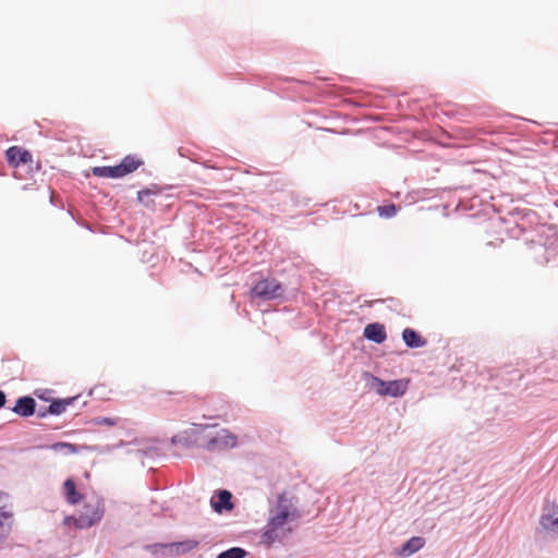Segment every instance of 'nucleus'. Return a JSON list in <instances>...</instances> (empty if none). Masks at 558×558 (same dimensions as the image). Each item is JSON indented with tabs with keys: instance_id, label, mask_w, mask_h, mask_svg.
I'll return each instance as SVG.
<instances>
[{
	"instance_id": "obj_30",
	"label": "nucleus",
	"mask_w": 558,
	"mask_h": 558,
	"mask_svg": "<svg viewBox=\"0 0 558 558\" xmlns=\"http://www.w3.org/2000/svg\"><path fill=\"white\" fill-rule=\"evenodd\" d=\"M7 402V396L4 391L0 390V409L5 405Z\"/></svg>"
},
{
	"instance_id": "obj_17",
	"label": "nucleus",
	"mask_w": 558,
	"mask_h": 558,
	"mask_svg": "<svg viewBox=\"0 0 558 558\" xmlns=\"http://www.w3.org/2000/svg\"><path fill=\"white\" fill-rule=\"evenodd\" d=\"M63 490L65 499L70 505H77L83 498V495L77 492L76 484L72 478L65 480Z\"/></svg>"
},
{
	"instance_id": "obj_25",
	"label": "nucleus",
	"mask_w": 558,
	"mask_h": 558,
	"mask_svg": "<svg viewBox=\"0 0 558 558\" xmlns=\"http://www.w3.org/2000/svg\"><path fill=\"white\" fill-rule=\"evenodd\" d=\"M398 211V208L395 204L381 205L377 207V213L380 217L391 218Z\"/></svg>"
},
{
	"instance_id": "obj_22",
	"label": "nucleus",
	"mask_w": 558,
	"mask_h": 558,
	"mask_svg": "<svg viewBox=\"0 0 558 558\" xmlns=\"http://www.w3.org/2000/svg\"><path fill=\"white\" fill-rule=\"evenodd\" d=\"M248 555L247 550L242 547H231L221 551L216 558H245Z\"/></svg>"
},
{
	"instance_id": "obj_21",
	"label": "nucleus",
	"mask_w": 558,
	"mask_h": 558,
	"mask_svg": "<svg viewBox=\"0 0 558 558\" xmlns=\"http://www.w3.org/2000/svg\"><path fill=\"white\" fill-rule=\"evenodd\" d=\"M281 526H274L267 523L262 533L263 543L267 545H271L272 543H275L278 539L277 530Z\"/></svg>"
},
{
	"instance_id": "obj_8",
	"label": "nucleus",
	"mask_w": 558,
	"mask_h": 558,
	"mask_svg": "<svg viewBox=\"0 0 558 558\" xmlns=\"http://www.w3.org/2000/svg\"><path fill=\"white\" fill-rule=\"evenodd\" d=\"M5 156L9 165L14 168L33 161L32 154L20 146L10 147L5 151Z\"/></svg>"
},
{
	"instance_id": "obj_18",
	"label": "nucleus",
	"mask_w": 558,
	"mask_h": 558,
	"mask_svg": "<svg viewBox=\"0 0 558 558\" xmlns=\"http://www.w3.org/2000/svg\"><path fill=\"white\" fill-rule=\"evenodd\" d=\"M539 525L548 531L558 534V515L555 513L544 512L539 519Z\"/></svg>"
},
{
	"instance_id": "obj_15",
	"label": "nucleus",
	"mask_w": 558,
	"mask_h": 558,
	"mask_svg": "<svg viewBox=\"0 0 558 558\" xmlns=\"http://www.w3.org/2000/svg\"><path fill=\"white\" fill-rule=\"evenodd\" d=\"M425 545V539L421 536H413L409 538L401 547L400 555L404 557H409L420 549H422Z\"/></svg>"
},
{
	"instance_id": "obj_6",
	"label": "nucleus",
	"mask_w": 558,
	"mask_h": 558,
	"mask_svg": "<svg viewBox=\"0 0 558 558\" xmlns=\"http://www.w3.org/2000/svg\"><path fill=\"white\" fill-rule=\"evenodd\" d=\"M372 378L377 386H386L384 393H386L389 397H402L408 390L409 380L407 379H396L386 381L376 376H373Z\"/></svg>"
},
{
	"instance_id": "obj_31",
	"label": "nucleus",
	"mask_w": 558,
	"mask_h": 558,
	"mask_svg": "<svg viewBox=\"0 0 558 558\" xmlns=\"http://www.w3.org/2000/svg\"><path fill=\"white\" fill-rule=\"evenodd\" d=\"M151 451H153V449H149V450H147V451H143V453H144L145 456H147V454H149Z\"/></svg>"
},
{
	"instance_id": "obj_14",
	"label": "nucleus",
	"mask_w": 558,
	"mask_h": 558,
	"mask_svg": "<svg viewBox=\"0 0 558 558\" xmlns=\"http://www.w3.org/2000/svg\"><path fill=\"white\" fill-rule=\"evenodd\" d=\"M80 396L69 397L64 399H52L49 404L51 415H60L65 412L69 405L74 404L78 400Z\"/></svg>"
},
{
	"instance_id": "obj_23",
	"label": "nucleus",
	"mask_w": 558,
	"mask_h": 558,
	"mask_svg": "<svg viewBox=\"0 0 558 558\" xmlns=\"http://www.w3.org/2000/svg\"><path fill=\"white\" fill-rule=\"evenodd\" d=\"M50 448L56 452H62L64 454H73L77 452L75 445L64 441L54 442Z\"/></svg>"
},
{
	"instance_id": "obj_26",
	"label": "nucleus",
	"mask_w": 558,
	"mask_h": 558,
	"mask_svg": "<svg viewBox=\"0 0 558 558\" xmlns=\"http://www.w3.org/2000/svg\"><path fill=\"white\" fill-rule=\"evenodd\" d=\"M93 422L95 425L114 426L118 423V420L113 417L97 416Z\"/></svg>"
},
{
	"instance_id": "obj_28",
	"label": "nucleus",
	"mask_w": 558,
	"mask_h": 558,
	"mask_svg": "<svg viewBox=\"0 0 558 558\" xmlns=\"http://www.w3.org/2000/svg\"><path fill=\"white\" fill-rule=\"evenodd\" d=\"M77 517H74V515H66L63 520V524L64 525H74L75 527H77Z\"/></svg>"
},
{
	"instance_id": "obj_12",
	"label": "nucleus",
	"mask_w": 558,
	"mask_h": 558,
	"mask_svg": "<svg viewBox=\"0 0 558 558\" xmlns=\"http://www.w3.org/2000/svg\"><path fill=\"white\" fill-rule=\"evenodd\" d=\"M401 336L403 342L410 349L422 348L426 344V339H424L416 330L412 328L403 329Z\"/></svg>"
},
{
	"instance_id": "obj_2",
	"label": "nucleus",
	"mask_w": 558,
	"mask_h": 558,
	"mask_svg": "<svg viewBox=\"0 0 558 558\" xmlns=\"http://www.w3.org/2000/svg\"><path fill=\"white\" fill-rule=\"evenodd\" d=\"M294 497L287 493H281L277 497L276 505L269 510L268 524L274 526H283L291 518H299V510L294 502Z\"/></svg>"
},
{
	"instance_id": "obj_4",
	"label": "nucleus",
	"mask_w": 558,
	"mask_h": 558,
	"mask_svg": "<svg viewBox=\"0 0 558 558\" xmlns=\"http://www.w3.org/2000/svg\"><path fill=\"white\" fill-rule=\"evenodd\" d=\"M105 513L102 500L97 499L94 504L87 502L77 517V529H88L99 522Z\"/></svg>"
},
{
	"instance_id": "obj_5",
	"label": "nucleus",
	"mask_w": 558,
	"mask_h": 558,
	"mask_svg": "<svg viewBox=\"0 0 558 558\" xmlns=\"http://www.w3.org/2000/svg\"><path fill=\"white\" fill-rule=\"evenodd\" d=\"M8 494L0 492V543L10 534L13 524V513L8 507Z\"/></svg>"
},
{
	"instance_id": "obj_24",
	"label": "nucleus",
	"mask_w": 558,
	"mask_h": 558,
	"mask_svg": "<svg viewBox=\"0 0 558 558\" xmlns=\"http://www.w3.org/2000/svg\"><path fill=\"white\" fill-rule=\"evenodd\" d=\"M156 192L151 190H142L137 193V199L140 203H142L146 207L154 206V202L151 199V196L155 195Z\"/></svg>"
},
{
	"instance_id": "obj_13",
	"label": "nucleus",
	"mask_w": 558,
	"mask_h": 558,
	"mask_svg": "<svg viewBox=\"0 0 558 558\" xmlns=\"http://www.w3.org/2000/svg\"><path fill=\"white\" fill-rule=\"evenodd\" d=\"M541 251L543 260L541 264L556 268L558 267V246H535Z\"/></svg>"
},
{
	"instance_id": "obj_3",
	"label": "nucleus",
	"mask_w": 558,
	"mask_h": 558,
	"mask_svg": "<svg viewBox=\"0 0 558 558\" xmlns=\"http://www.w3.org/2000/svg\"><path fill=\"white\" fill-rule=\"evenodd\" d=\"M283 293L284 287L282 283L272 278L260 279L251 289V295L263 301L279 299Z\"/></svg>"
},
{
	"instance_id": "obj_19",
	"label": "nucleus",
	"mask_w": 558,
	"mask_h": 558,
	"mask_svg": "<svg viewBox=\"0 0 558 558\" xmlns=\"http://www.w3.org/2000/svg\"><path fill=\"white\" fill-rule=\"evenodd\" d=\"M92 173L98 178H121L118 165L113 166V167H110V166L93 167Z\"/></svg>"
},
{
	"instance_id": "obj_29",
	"label": "nucleus",
	"mask_w": 558,
	"mask_h": 558,
	"mask_svg": "<svg viewBox=\"0 0 558 558\" xmlns=\"http://www.w3.org/2000/svg\"><path fill=\"white\" fill-rule=\"evenodd\" d=\"M373 384H374V388L378 395L387 396L386 393H384L386 386H377L374 381H373Z\"/></svg>"
},
{
	"instance_id": "obj_11",
	"label": "nucleus",
	"mask_w": 558,
	"mask_h": 558,
	"mask_svg": "<svg viewBox=\"0 0 558 558\" xmlns=\"http://www.w3.org/2000/svg\"><path fill=\"white\" fill-rule=\"evenodd\" d=\"M169 544V557H175L180 555H185L193 549H195L199 542L196 539H184L181 542L168 543Z\"/></svg>"
},
{
	"instance_id": "obj_9",
	"label": "nucleus",
	"mask_w": 558,
	"mask_h": 558,
	"mask_svg": "<svg viewBox=\"0 0 558 558\" xmlns=\"http://www.w3.org/2000/svg\"><path fill=\"white\" fill-rule=\"evenodd\" d=\"M11 410L22 417H29L36 412V401L31 396L20 397Z\"/></svg>"
},
{
	"instance_id": "obj_20",
	"label": "nucleus",
	"mask_w": 558,
	"mask_h": 558,
	"mask_svg": "<svg viewBox=\"0 0 558 558\" xmlns=\"http://www.w3.org/2000/svg\"><path fill=\"white\" fill-rule=\"evenodd\" d=\"M145 551L150 553L156 558L169 557V544L168 543H155L143 546Z\"/></svg>"
},
{
	"instance_id": "obj_1",
	"label": "nucleus",
	"mask_w": 558,
	"mask_h": 558,
	"mask_svg": "<svg viewBox=\"0 0 558 558\" xmlns=\"http://www.w3.org/2000/svg\"><path fill=\"white\" fill-rule=\"evenodd\" d=\"M171 441L185 447H199L218 452L234 448L238 439L235 435L226 429L215 430L209 425H193L192 428L173 436Z\"/></svg>"
},
{
	"instance_id": "obj_10",
	"label": "nucleus",
	"mask_w": 558,
	"mask_h": 558,
	"mask_svg": "<svg viewBox=\"0 0 558 558\" xmlns=\"http://www.w3.org/2000/svg\"><path fill=\"white\" fill-rule=\"evenodd\" d=\"M363 336L365 339L376 344H380L387 339L386 328L380 323H371L366 325Z\"/></svg>"
},
{
	"instance_id": "obj_27",
	"label": "nucleus",
	"mask_w": 558,
	"mask_h": 558,
	"mask_svg": "<svg viewBox=\"0 0 558 558\" xmlns=\"http://www.w3.org/2000/svg\"><path fill=\"white\" fill-rule=\"evenodd\" d=\"M49 410V405L47 407H40L35 413L37 414L38 417L40 418H45L47 417L48 415H51V412L48 411Z\"/></svg>"
},
{
	"instance_id": "obj_16",
	"label": "nucleus",
	"mask_w": 558,
	"mask_h": 558,
	"mask_svg": "<svg viewBox=\"0 0 558 558\" xmlns=\"http://www.w3.org/2000/svg\"><path fill=\"white\" fill-rule=\"evenodd\" d=\"M143 165V161L135 156H126L122 159V161L118 165L119 172L122 177H125L129 173L134 172Z\"/></svg>"
},
{
	"instance_id": "obj_7",
	"label": "nucleus",
	"mask_w": 558,
	"mask_h": 558,
	"mask_svg": "<svg viewBox=\"0 0 558 558\" xmlns=\"http://www.w3.org/2000/svg\"><path fill=\"white\" fill-rule=\"evenodd\" d=\"M210 506L217 513L233 509L232 494L227 489H220L210 499Z\"/></svg>"
}]
</instances>
